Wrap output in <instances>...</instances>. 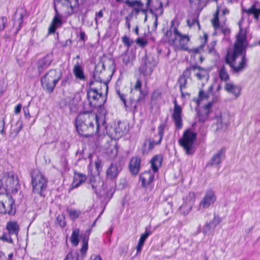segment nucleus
<instances>
[{
	"label": "nucleus",
	"instance_id": "a18cd8bd",
	"mask_svg": "<svg viewBox=\"0 0 260 260\" xmlns=\"http://www.w3.org/2000/svg\"><path fill=\"white\" fill-rule=\"evenodd\" d=\"M178 82L181 95L182 97H185V94L183 92L182 89L186 88L187 78L181 75L178 79Z\"/></svg>",
	"mask_w": 260,
	"mask_h": 260
},
{
	"label": "nucleus",
	"instance_id": "a19ab883",
	"mask_svg": "<svg viewBox=\"0 0 260 260\" xmlns=\"http://www.w3.org/2000/svg\"><path fill=\"white\" fill-rule=\"evenodd\" d=\"M198 18L199 14H192L190 16V18L189 19H188L186 21L188 26L191 27L197 24L199 29H200L201 28V26L198 20Z\"/></svg>",
	"mask_w": 260,
	"mask_h": 260
},
{
	"label": "nucleus",
	"instance_id": "cd10ccee",
	"mask_svg": "<svg viewBox=\"0 0 260 260\" xmlns=\"http://www.w3.org/2000/svg\"><path fill=\"white\" fill-rule=\"evenodd\" d=\"M73 72L75 78L80 81H85L86 76L84 73L83 68L80 65L79 62H77L74 66Z\"/></svg>",
	"mask_w": 260,
	"mask_h": 260
},
{
	"label": "nucleus",
	"instance_id": "052dcab7",
	"mask_svg": "<svg viewBox=\"0 0 260 260\" xmlns=\"http://www.w3.org/2000/svg\"><path fill=\"white\" fill-rule=\"evenodd\" d=\"M102 162L99 159L95 161V168L98 172L102 170Z\"/></svg>",
	"mask_w": 260,
	"mask_h": 260
},
{
	"label": "nucleus",
	"instance_id": "f3484780",
	"mask_svg": "<svg viewBox=\"0 0 260 260\" xmlns=\"http://www.w3.org/2000/svg\"><path fill=\"white\" fill-rule=\"evenodd\" d=\"M216 199L214 192L212 190H208L200 203V207L203 209L208 208L214 204Z\"/></svg>",
	"mask_w": 260,
	"mask_h": 260
},
{
	"label": "nucleus",
	"instance_id": "6e6d98bb",
	"mask_svg": "<svg viewBox=\"0 0 260 260\" xmlns=\"http://www.w3.org/2000/svg\"><path fill=\"white\" fill-rule=\"evenodd\" d=\"M71 76H66L62 80L61 82V86L62 87H66L70 84V78Z\"/></svg>",
	"mask_w": 260,
	"mask_h": 260
},
{
	"label": "nucleus",
	"instance_id": "ea45409f",
	"mask_svg": "<svg viewBox=\"0 0 260 260\" xmlns=\"http://www.w3.org/2000/svg\"><path fill=\"white\" fill-rule=\"evenodd\" d=\"M89 233H87L84 234V235L82 237V246L81 248V252L82 254V256H85L86 251L88 249V241L89 239Z\"/></svg>",
	"mask_w": 260,
	"mask_h": 260
},
{
	"label": "nucleus",
	"instance_id": "13d9d810",
	"mask_svg": "<svg viewBox=\"0 0 260 260\" xmlns=\"http://www.w3.org/2000/svg\"><path fill=\"white\" fill-rule=\"evenodd\" d=\"M116 93L118 95L119 98L123 102L125 107H127L126 103V95L124 93H121L119 90H116Z\"/></svg>",
	"mask_w": 260,
	"mask_h": 260
},
{
	"label": "nucleus",
	"instance_id": "393cba45",
	"mask_svg": "<svg viewBox=\"0 0 260 260\" xmlns=\"http://www.w3.org/2000/svg\"><path fill=\"white\" fill-rule=\"evenodd\" d=\"M219 12L217 10L214 14V17L211 20L212 24L216 31L225 35L227 29L220 25L218 18Z\"/></svg>",
	"mask_w": 260,
	"mask_h": 260
},
{
	"label": "nucleus",
	"instance_id": "dca6fc26",
	"mask_svg": "<svg viewBox=\"0 0 260 260\" xmlns=\"http://www.w3.org/2000/svg\"><path fill=\"white\" fill-rule=\"evenodd\" d=\"M55 14L53 17V19L48 28V34H52L55 32L56 30L59 27H61L62 24V21L61 20L62 14H63L61 11L56 8L54 9Z\"/></svg>",
	"mask_w": 260,
	"mask_h": 260
},
{
	"label": "nucleus",
	"instance_id": "5fc2aeb1",
	"mask_svg": "<svg viewBox=\"0 0 260 260\" xmlns=\"http://www.w3.org/2000/svg\"><path fill=\"white\" fill-rule=\"evenodd\" d=\"M136 43L141 47H145L148 44V42L145 39L141 38H137L136 40Z\"/></svg>",
	"mask_w": 260,
	"mask_h": 260
},
{
	"label": "nucleus",
	"instance_id": "412c9836",
	"mask_svg": "<svg viewBox=\"0 0 260 260\" xmlns=\"http://www.w3.org/2000/svg\"><path fill=\"white\" fill-rule=\"evenodd\" d=\"M52 55L48 54L43 58L38 60L37 68L40 74L49 67L52 62Z\"/></svg>",
	"mask_w": 260,
	"mask_h": 260
},
{
	"label": "nucleus",
	"instance_id": "6ab92c4d",
	"mask_svg": "<svg viewBox=\"0 0 260 260\" xmlns=\"http://www.w3.org/2000/svg\"><path fill=\"white\" fill-rule=\"evenodd\" d=\"M194 199V193L189 192L186 197L185 202L180 207V210L182 214L187 215L190 212L193 205Z\"/></svg>",
	"mask_w": 260,
	"mask_h": 260
},
{
	"label": "nucleus",
	"instance_id": "4c0bfd02",
	"mask_svg": "<svg viewBox=\"0 0 260 260\" xmlns=\"http://www.w3.org/2000/svg\"><path fill=\"white\" fill-rule=\"evenodd\" d=\"M242 11L245 12L248 14H253V17L256 19H259L260 15V9H257L255 5H253L250 8L246 9L242 8Z\"/></svg>",
	"mask_w": 260,
	"mask_h": 260
},
{
	"label": "nucleus",
	"instance_id": "8fccbe9b",
	"mask_svg": "<svg viewBox=\"0 0 260 260\" xmlns=\"http://www.w3.org/2000/svg\"><path fill=\"white\" fill-rule=\"evenodd\" d=\"M122 61L125 64H127L129 63L131 59H132V57H131L129 55L128 51H125V53L122 55Z\"/></svg>",
	"mask_w": 260,
	"mask_h": 260
},
{
	"label": "nucleus",
	"instance_id": "c756f323",
	"mask_svg": "<svg viewBox=\"0 0 260 260\" xmlns=\"http://www.w3.org/2000/svg\"><path fill=\"white\" fill-rule=\"evenodd\" d=\"M225 148H222L219 150L212 157L210 162L208 165H218L221 162V159L225 156Z\"/></svg>",
	"mask_w": 260,
	"mask_h": 260
},
{
	"label": "nucleus",
	"instance_id": "f8f14e48",
	"mask_svg": "<svg viewBox=\"0 0 260 260\" xmlns=\"http://www.w3.org/2000/svg\"><path fill=\"white\" fill-rule=\"evenodd\" d=\"M156 63L153 57L151 55L145 54L142 59V63L140 67V71L144 76L150 75Z\"/></svg>",
	"mask_w": 260,
	"mask_h": 260
},
{
	"label": "nucleus",
	"instance_id": "f03ea898",
	"mask_svg": "<svg viewBox=\"0 0 260 260\" xmlns=\"http://www.w3.org/2000/svg\"><path fill=\"white\" fill-rule=\"evenodd\" d=\"M103 119H100L93 113H80L76 119L77 131L80 136L88 137L94 134L98 135L104 133L106 126Z\"/></svg>",
	"mask_w": 260,
	"mask_h": 260
},
{
	"label": "nucleus",
	"instance_id": "69168bd1",
	"mask_svg": "<svg viewBox=\"0 0 260 260\" xmlns=\"http://www.w3.org/2000/svg\"><path fill=\"white\" fill-rule=\"evenodd\" d=\"M21 108H22V106L21 104L17 105L15 108V111H14L15 113L16 114H19L21 111Z\"/></svg>",
	"mask_w": 260,
	"mask_h": 260
},
{
	"label": "nucleus",
	"instance_id": "338daca9",
	"mask_svg": "<svg viewBox=\"0 0 260 260\" xmlns=\"http://www.w3.org/2000/svg\"><path fill=\"white\" fill-rule=\"evenodd\" d=\"M80 40L83 41H85V40H86V35H85V34L84 31H81L80 32Z\"/></svg>",
	"mask_w": 260,
	"mask_h": 260
},
{
	"label": "nucleus",
	"instance_id": "c03bdc74",
	"mask_svg": "<svg viewBox=\"0 0 260 260\" xmlns=\"http://www.w3.org/2000/svg\"><path fill=\"white\" fill-rule=\"evenodd\" d=\"M79 230L75 229L73 230L72 234L71 237V242L74 246H77L79 243Z\"/></svg>",
	"mask_w": 260,
	"mask_h": 260
},
{
	"label": "nucleus",
	"instance_id": "ddd939ff",
	"mask_svg": "<svg viewBox=\"0 0 260 260\" xmlns=\"http://www.w3.org/2000/svg\"><path fill=\"white\" fill-rule=\"evenodd\" d=\"M3 180L8 190L16 189L19 185L18 177L13 172L6 173L3 177Z\"/></svg>",
	"mask_w": 260,
	"mask_h": 260
},
{
	"label": "nucleus",
	"instance_id": "20e7f679",
	"mask_svg": "<svg viewBox=\"0 0 260 260\" xmlns=\"http://www.w3.org/2000/svg\"><path fill=\"white\" fill-rule=\"evenodd\" d=\"M61 72H58L55 69L50 70L41 79L42 87L48 93H52L57 83L60 80Z\"/></svg>",
	"mask_w": 260,
	"mask_h": 260
},
{
	"label": "nucleus",
	"instance_id": "f704fd0d",
	"mask_svg": "<svg viewBox=\"0 0 260 260\" xmlns=\"http://www.w3.org/2000/svg\"><path fill=\"white\" fill-rule=\"evenodd\" d=\"M194 76L200 80H207L209 77L207 70L198 66H197L196 71H194Z\"/></svg>",
	"mask_w": 260,
	"mask_h": 260
},
{
	"label": "nucleus",
	"instance_id": "b1692460",
	"mask_svg": "<svg viewBox=\"0 0 260 260\" xmlns=\"http://www.w3.org/2000/svg\"><path fill=\"white\" fill-rule=\"evenodd\" d=\"M141 164V158L138 156L133 157L131 159L129 164V169L131 173L134 175L138 174Z\"/></svg>",
	"mask_w": 260,
	"mask_h": 260
},
{
	"label": "nucleus",
	"instance_id": "0eeeda50",
	"mask_svg": "<svg viewBox=\"0 0 260 260\" xmlns=\"http://www.w3.org/2000/svg\"><path fill=\"white\" fill-rule=\"evenodd\" d=\"M94 82L91 79L87 90V99L91 107H101L104 104L105 100L102 93L98 91L96 88L92 87Z\"/></svg>",
	"mask_w": 260,
	"mask_h": 260
},
{
	"label": "nucleus",
	"instance_id": "2eb2a0df",
	"mask_svg": "<svg viewBox=\"0 0 260 260\" xmlns=\"http://www.w3.org/2000/svg\"><path fill=\"white\" fill-rule=\"evenodd\" d=\"M26 11L23 8L17 9L15 17L13 19V28L15 29V34H16L21 29L23 22V18L26 16Z\"/></svg>",
	"mask_w": 260,
	"mask_h": 260
},
{
	"label": "nucleus",
	"instance_id": "49530a36",
	"mask_svg": "<svg viewBox=\"0 0 260 260\" xmlns=\"http://www.w3.org/2000/svg\"><path fill=\"white\" fill-rule=\"evenodd\" d=\"M197 65H192L190 67L187 68L183 73L182 76L186 78H190L192 72L196 71Z\"/></svg>",
	"mask_w": 260,
	"mask_h": 260
},
{
	"label": "nucleus",
	"instance_id": "7ed1b4c3",
	"mask_svg": "<svg viewBox=\"0 0 260 260\" xmlns=\"http://www.w3.org/2000/svg\"><path fill=\"white\" fill-rule=\"evenodd\" d=\"M211 96L213 97L212 101L205 105L203 107L202 111L198 113L199 119L201 122H204L208 119V116L211 112L213 103L217 101L218 94L215 93L213 94L212 85H210L209 86L208 91L206 92L203 90H200L199 92V96L201 100L208 99Z\"/></svg>",
	"mask_w": 260,
	"mask_h": 260
},
{
	"label": "nucleus",
	"instance_id": "2f4dec72",
	"mask_svg": "<svg viewBox=\"0 0 260 260\" xmlns=\"http://www.w3.org/2000/svg\"><path fill=\"white\" fill-rule=\"evenodd\" d=\"M208 38V35L207 33H204L203 38H202V44L200 45L199 47L193 49H189V50H187V52L191 53V56H192V54H194V56L196 55H200L201 53V51L203 49L205 44L207 43Z\"/></svg>",
	"mask_w": 260,
	"mask_h": 260
},
{
	"label": "nucleus",
	"instance_id": "f257e3e1",
	"mask_svg": "<svg viewBox=\"0 0 260 260\" xmlns=\"http://www.w3.org/2000/svg\"><path fill=\"white\" fill-rule=\"evenodd\" d=\"M244 21L242 18L238 22L239 31L236 36L233 52L229 53V66L231 68L233 73H239L247 67L248 59L246 57L247 41V31L242 27Z\"/></svg>",
	"mask_w": 260,
	"mask_h": 260
},
{
	"label": "nucleus",
	"instance_id": "bf43d9fd",
	"mask_svg": "<svg viewBox=\"0 0 260 260\" xmlns=\"http://www.w3.org/2000/svg\"><path fill=\"white\" fill-rule=\"evenodd\" d=\"M5 118H0V134H1L2 135L5 134Z\"/></svg>",
	"mask_w": 260,
	"mask_h": 260
},
{
	"label": "nucleus",
	"instance_id": "3c124183",
	"mask_svg": "<svg viewBox=\"0 0 260 260\" xmlns=\"http://www.w3.org/2000/svg\"><path fill=\"white\" fill-rule=\"evenodd\" d=\"M151 0H147V3L146 4V8H143V7H138V8H134V11L137 13H138L139 11H141L144 13H145L147 12V9L149 7L150 4Z\"/></svg>",
	"mask_w": 260,
	"mask_h": 260
},
{
	"label": "nucleus",
	"instance_id": "39448f33",
	"mask_svg": "<svg viewBox=\"0 0 260 260\" xmlns=\"http://www.w3.org/2000/svg\"><path fill=\"white\" fill-rule=\"evenodd\" d=\"M32 191L35 193L44 197V192L46 190L48 180L39 171H33L31 173Z\"/></svg>",
	"mask_w": 260,
	"mask_h": 260
},
{
	"label": "nucleus",
	"instance_id": "4be33fe9",
	"mask_svg": "<svg viewBox=\"0 0 260 260\" xmlns=\"http://www.w3.org/2000/svg\"><path fill=\"white\" fill-rule=\"evenodd\" d=\"M121 170V167L119 164L117 163L111 164L106 172L107 178L111 180L115 179Z\"/></svg>",
	"mask_w": 260,
	"mask_h": 260
},
{
	"label": "nucleus",
	"instance_id": "6e6552de",
	"mask_svg": "<svg viewBox=\"0 0 260 260\" xmlns=\"http://www.w3.org/2000/svg\"><path fill=\"white\" fill-rule=\"evenodd\" d=\"M78 6V0H54V9H59L64 15H71Z\"/></svg>",
	"mask_w": 260,
	"mask_h": 260
},
{
	"label": "nucleus",
	"instance_id": "09e8293b",
	"mask_svg": "<svg viewBox=\"0 0 260 260\" xmlns=\"http://www.w3.org/2000/svg\"><path fill=\"white\" fill-rule=\"evenodd\" d=\"M125 3L129 7H133L137 6L138 7H143L144 5L141 1H131L130 0H126Z\"/></svg>",
	"mask_w": 260,
	"mask_h": 260
},
{
	"label": "nucleus",
	"instance_id": "79ce46f5",
	"mask_svg": "<svg viewBox=\"0 0 260 260\" xmlns=\"http://www.w3.org/2000/svg\"><path fill=\"white\" fill-rule=\"evenodd\" d=\"M65 101L66 104H68L71 112H76L77 111V104L74 99L68 98Z\"/></svg>",
	"mask_w": 260,
	"mask_h": 260
},
{
	"label": "nucleus",
	"instance_id": "a878e982",
	"mask_svg": "<svg viewBox=\"0 0 260 260\" xmlns=\"http://www.w3.org/2000/svg\"><path fill=\"white\" fill-rule=\"evenodd\" d=\"M152 233L151 228L150 226H147L145 228V232L141 235L138 245L136 247L137 253H138L141 252L142 247L144 244L145 241L147 239L150 235Z\"/></svg>",
	"mask_w": 260,
	"mask_h": 260
},
{
	"label": "nucleus",
	"instance_id": "5701e85b",
	"mask_svg": "<svg viewBox=\"0 0 260 260\" xmlns=\"http://www.w3.org/2000/svg\"><path fill=\"white\" fill-rule=\"evenodd\" d=\"M154 172L151 170L145 171L140 175V180L141 181V184L143 187H146L149 185L154 179Z\"/></svg>",
	"mask_w": 260,
	"mask_h": 260
},
{
	"label": "nucleus",
	"instance_id": "aec40b11",
	"mask_svg": "<svg viewBox=\"0 0 260 260\" xmlns=\"http://www.w3.org/2000/svg\"><path fill=\"white\" fill-rule=\"evenodd\" d=\"M174 111L172 117L175 122V126L177 129H181L182 127V109L181 107L177 104L176 100H174Z\"/></svg>",
	"mask_w": 260,
	"mask_h": 260
},
{
	"label": "nucleus",
	"instance_id": "58836bf2",
	"mask_svg": "<svg viewBox=\"0 0 260 260\" xmlns=\"http://www.w3.org/2000/svg\"><path fill=\"white\" fill-rule=\"evenodd\" d=\"M189 41V38L188 36L184 35L180 38L179 40V49L187 51L189 48L187 47V44Z\"/></svg>",
	"mask_w": 260,
	"mask_h": 260
},
{
	"label": "nucleus",
	"instance_id": "603ef678",
	"mask_svg": "<svg viewBox=\"0 0 260 260\" xmlns=\"http://www.w3.org/2000/svg\"><path fill=\"white\" fill-rule=\"evenodd\" d=\"M79 254L77 252H70L68 254L64 260H78Z\"/></svg>",
	"mask_w": 260,
	"mask_h": 260
},
{
	"label": "nucleus",
	"instance_id": "9d476101",
	"mask_svg": "<svg viewBox=\"0 0 260 260\" xmlns=\"http://www.w3.org/2000/svg\"><path fill=\"white\" fill-rule=\"evenodd\" d=\"M167 119L164 123H161L158 127L159 139L157 142H155L154 140L151 139H147L144 141L142 149L143 155L148 154L150 151L153 149L155 145L159 144L161 143L164 136V129L167 126Z\"/></svg>",
	"mask_w": 260,
	"mask_h": 260
},
{
	"label": "nucleus",
	"instance_id": "9b49d317",
	"mask_svg": "<svg viewBox=\"0 0 260 260\" xmlns=\"http://www.w3.org/2000/svg\"><path fill=\"white\" fill-rule=\"evenodd\" d=\"M105 129H106L107 134L113 139H118L127 132L126 123L121 121H118L108 129L106 128Z\"/></svg>",
	"mask_w": 260,
	"mask_h": 260
},
{
	"label": "nucleus",
	"instance_id": "774afa93",
	"mask_svg": "<svg viewBox=\"0 0 260 260\" xmlns=\"http://www.w3.org/2000/svg\"><path fill=\"white\" fill-rule=\"evenodd\" d=\"M91 260H102L100 255H93L91 256Z\"/></svg>",
	"mask_w": 260,
	"mask_h": 260
},
{
	"label": "nucleus",
	"instance_id": "7c9ffc66",
	"mask_svg": "<svg viewBox=\"0 0 260 260\" xmlns=\"http://www.w3.org/2000/svg\"><path fill=\"white\" fill-rule=\"evenodd\" d=\"M150 12L153 15L161 16L162 15L164 10L161 1L156 0L153 8L149 10Z\"/></svg>",
	"mask_w": 260,
	"mask_h": 260
},
{
	"label": "nucleus",
	"instance_id": "bb28decb",
	"mask_svg": "<svg viewBox=\"0 0 260 260\" xmlns=\"http://www.w3.org/2000/svg\"><path fill=\"white\" fill-rule=\"evenodd\" d=\"M241 88L239 86L229 83V100H236L241 94Z\"/></svg>",
	"mask_w": 260,
	"mask_h": 260
},
{
	"label": "nucleus",
	"instance_id": "a211bd4d",
	"mask_svg": "<svg viewBox=\"0 0 260 260\" xmlns=\"http://www.w3.org/2000/svg\"><path fill=\"white\" fill-rule=\"evenodd\" d=\"M220 222V218L215 216L213 219L207 222L203 227L202 232L204 236H210L213 234L216 226Z\"/></svg>",
	"mask_w": 260,
	"mask_h": 260
},
{
	"label": "nucleus",
	"instance_id": "1a4fd4ad",
	"mask_svg": "<svg viewBox=\"0 0 260 260\" xmlns=\"http://www.w3.org/2000/svg\"><path fill=\"white\" fill-rule=\"evenodd\" d=\"M6 229L7 232L4 233L2 236L0 237V240L13 244V238H18L20 230L19 225L15 221H10L7 222Z\"/></svg>",
	"mask_w": 260,
	"mask_h": 260
},
{
	"label": "nucleus",
	"instance_id": "473e14b6",
	"mask_svg": "<svg viewBox=\"0 0 260 260\" xmlns=\"http://www.w3.org/2000/svg\"><path fill=\"white\" fill-rule=\"evenodd\" d=\"M142 83L139 79H138L134 87V90L136 92H139V96L136 101L137 102H141L142 101L145 96L147 94L146 92L143 91L141 89Z\"/></svg>",
	"mask_w": 260,
	"mask_h": 260
},
{
	"label": "nucleus",
	"instance_id": "423d86ee",
	"mask_svg": "<svg viewBox=\"0 0 260 260\" xmlns=\"http://www.w3.org/2000/svg\"><path fill=\"white\" fill-rule=\"evenodd\" d=\"M197 139V134L190 129L186 130L179 141V145L183 148L186 153L192 155L195 151L194 143Z\"/></svg>",
	"mask_w": 260,
	"mask_h": 260
},
{
	"label": "nucleus",
	"instance_id": "864d4df0",
	"mask_svg": "<svg viewBox=\"0 0 260 260\" xmlns=\"http://www.w3.org/2000/svg\"><path fill=\"white\" fill-rule=\"evenodd\" d=\"M7 22V18L6 17H0V31L5 29Z\"/></svg>",
	"mask_w": 260,
	"mask_h": 260
},
{
	"label": "nucleus",
	"instance_id": "e433bc0d",
	"mask_svg": "<svg viewBox=\"0 0 260 260\" xmlns=\"http://www.w3.org/2000/svg\"><path fill=\"white\" fill-rule=\"evenodd\" d=\"M86 179V176L80 173L75 174L74 177V180L72 184L73 188L78 187L80 184L84 182Z\"/></svg>",
	"mask_w": 260,
	"mask_h": 260
},
{
	"label": "nucleus",
	"instance_id": "c9c22d12",
	"mask_svg": "<svg viewBox=\"0 0 260 260\" xmlns=\"http://www.w3.org/2000/svg\"><path fill=\"white\" fill-rule=\"evenodd\" d=\"M89 184L91 185L92 188L93 189L94 193L97 192L98 187L102 183L100 178L99 176H94L91 175L89 177L88 179Z\"/></svg>",
	"mask_w": 260,
	"mask_h": 260
},
{
	"label": "nucleus",
	"instance_id": "72a5a7b5",
	"mask_svg": "<svg viewBox=\"0 0 260 260\" xmlns=\"http://www.w3.org/2000/svg\"><path fill=\"white\" fill-rule=\"evenodd\" d=\"M162 160V157L161 155H156L152 157L150 160L151 168L154 172L158 171V168L160 167Z\"/></svg>",
	"mask_w": 260,
	"mask_h": 260
},
{
	"label": "nucleus",
	"instance_id": "de8ad7c7",
	"mask_svg": "<svg viewBox=\"0 0 260 260\" xmlns=\"http://www.w3.org/2000/svg\"><path fill=\"white\" fill-rule=\"evenodd\" d=\"M121 40L123 44L127 47V51H128L129 47L133 44L134 41L126 36L122 37Z\"/></svg>",
	"mask_w": 260,
	"mask_h": 260
},
{
	"label": "nucleus",
	"instance_id": "c85d7f7f",
	"mask_svg": "<svg viewBox=\"0 0 260 260\" xmlns=\"http://www.w3.org/2000/svg\"><path fill=\"white\" fill-rule=\"evenodd\" d=\"M219 78L221 82H224V89L228 91V72L224 65L218 68Z\"/></svg>",
	"mask_w": 260,
	"mask_h": 260
},
{
	"label": "nucleus",
	"instance_id": "680f3d73",
	"mask_svg": "<svg viewBox=\"0 0 260 260\" xmlns=\"http://www.w3.org/2000/svg\"><path fill=\"white\" fill-rule=\"evenodd\" d=\"M117 152V149L115 146H113L112 148H111L110 154H111L112 157H114L116 156Z\"/></svg>",
	"mask_w": 260,
	"mask_h": 260
},
{
	"label": "nucleus",
	"instance_id": "4d7b16f0",
	"mask_svg": "<svg viewBox=\"0 0 260 260\" xmlns=\"http://www.w3.org/2000/svg\"><path fill=\"white\" fill-rule=\"evenodd\" d=\"M57 221L61 227L63 228L66 225L64 217L62 215H59L57 217Z\"/></svg>",
	"mask_w": 260,
	"mask_h": 260
},
{
	"label": "nucleus",
	"instance_id": "37998d69",
	"mask_svg": "<svg viewBox=\"0 0 260 260\" xmlns=\"http://www.w3.org/2000/svg\"><path fill=\"white\" fill-rule=\"evenodd\" d=\"M67 211L70 218L73 220L78 218L81 214V211L78 209H67Z\"/></svg>",
	"mask_w": 260,
	"mask_h": 260
},
{
	"label": "nucleus",
	"instance_id": "4468645a",
	"mask_svg": "<svg viewBox=\"0 0 260 260\" xmlns=\"http://www.w3.org/2000/svg\"><path fill=\"white\" fill-rule=\"evenodd\" d=\"M104 63L100 62H98L95 66L94 70L93 73L92 78L94 82L100 83L104 82L103 86L106 89V92L108 91V85L104 81L103 71H105Z\"/></svg>",
	"mask_w": 260,
	"mask_h": 260
},
{
	"label": "nucleus",
	"instance_id": "e2e57ef3",
	"mask_svg": "<svg viewBox=\"0 0 260 260\" xmlns=\"http://www.w3.org/2000/svg\"><path fill=\"white\" fill-rule=\"evenodd\" d=\"M173 31L174 34V35L176 36H178L180 38L182 37L184 35H182L180 32H179L177 29V28L176 27H172Z\"/></svg>",
	"mask_w": 260,
	"mask_h": 260
},
{
	"label": "nucleus",
	"instance_id": "0e129e2a",
	"mask_svg": "<svg viewBox=\"0 0 260 260\" xmlns=\"http://www.w3.org/2000/svg\"><path fill=\"white\" fill-rule=\"evenodd\" d=\"M137 99H135L134 98H133V102H132V103H131V108L132 109H133L134 112H135V111L136 110V109H137V105L136 104V103L139 102H137V101H135Z\"/></svg>",
	"mask_w": 260,
	"mask_h": 260
}]
</instances>
